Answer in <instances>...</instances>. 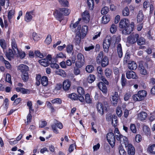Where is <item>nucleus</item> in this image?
<instances>
[{
  "label": "nucleus",
  "mask_w": 155,
  "mask_h": 155,
  "mask_svg": "<svg viewBox=\"0 0 155 155\" xmlns=\"http://www.w3.org/2000/svg\"><path fill=\"white\" fill-rule=\"evenodd\" d=\"M70 13V11L68 8H61L56 10L54 13V15L57 20L61 22L63 18V15H68Z\"/></svg>",
  "instance_id": "1"
},
{
  "label": "nucleus",
  "mask_w": 155,
  "mask_h": 155,
  "mask_svg": "<svg viewBox=\"0 0 155 155\" xmlns=\"http://www.w3.org/2000/svg\"><path fill=\"white\" fill-rule=\"evenodd\" d=\"M119 139L120 141H123L125 147L127 148L128 153L129 155H134L135 150L134 147L129 143L127 138L122 135H119Z\"/></svg>",
  "instance_id": "2"
},
{
  "label": "nucleus",
  "mask_w": 155,
  "mask_h": 155,
  "mask_svg": "<svg viewBox=\"0 0 155 155\" xmlns=\"http://www.w3.org/2000/svg\"><path fill=\"white\" fill-rule=\"evenodd\" d=\"M96 61L97 64L101 63V66L105 67L109 63L108 59L106 56H104L103 52L100 51L98 54L96 58Z\"/></svg>",
  "instance_id": "3"
},
{
  "label": "nucleus",
  "mask_w": 155,
  "mask_h": 155,
  "mask_svg": "<svg viewBox=\"0 0 155 155\" xmlns=\"http://www.w3.org/2000/svg\"><path fill=\"white\" fill-rule=\"evenodd\" d=\"M85 58L83 54L81 53H78L77 55L76 61L75 65L78 68H81L85 64Z\"/></svg>",
  "instance_id": "4"
},
{
  "label": "nucleus",
  "mask_w": 155,
  "mask_h": 155,
  "mask_svg": "<svg viewBox=\"0 0 155 155\" xmlns=\"http://www.w3.org/2000/svg\"><path fill=\"white\" fill-rule=\"evenodd\" d=\"M139 38L138 34L133 33L128 37L127 42L131 44H133L137 42Z\"/></svg>",
  "instance_id": "5"
},
{
  "label": "nucleus",
  "mask_w": 155,
  "mask_h": 155,
  "mask_svg": "<svg viewBox=\"0 0 155 155\" xmlns=\"http://www.w3.org/2000/svg\"><path fill=\"white\" fill-rule=\"evenodd\" d=\"M108 104L107 102H104L103 104L98 103L97 104V108L98 112L101 114L104 113V111L107 110Z\"/></svg>",
  "instance_id": "6"
},
{
  "label": "nucleus",
  "mask_w": 155,
  "mask_h": 155,
  "mask_svg": "<svg viewBox=\"0 0 155 155\" xmlns=\"http://www.w3.org/2000/svg\"><path fill=\"white\" fill-rule=\"evenodd\" d=\"M112 38L110 37H107L104 40L103 43V47L104 52L107 53L111 43Z\"/></svg>",
  "instance_id": "7"
},
{
  "label": "nucleus",
  "mask_w": 155,
  "mask_h": 155,
  "mask_svg": "<svg viewBox=\"0 0 155 155\" xmlns=\"http://www.w3.org/2000/svg\"><path fill=\"white\" fill-rule=\"evenodd\" d=\"M107 138L108 142L112 147L114 146L115 142L114 135L113 133L110 132L107 135Z\"/></svg>",
  "instance_id": "8"
},
{
  "label": "nucleus",
  "mask_w": 155,
  "mask_h": 155,
  "mask_svg": "<svg viewBox=\"0 0 155 155\" xmlns=\"http://www.w3.org/2000/svg\"><path fill=\"white\" fill-rule=\"evenodd\" d=\"M81 27L78 26L76 33V36L74 38V42L76 45H78L81 42V39L82 38L80 32Z\"/></svg>",
  "instance_id": "9"
},
{
  "label": "nucleus",
  "mask_w": 155,
  "mask_h": 155,
  "mask_svg": "<svg viewBox=\"0 0 155 155\" xmlns=\"http://www.w3.org/2000/svg\"><path fill=\"white\" fill-rule=\"evenodd\" d=\"M47 57L48 58L39 60L38 62L41 65L44 67L48 66L50 63V61H51V55H48Z\"/></svg>",
  "instance_id": "10"
},
{
  "label": "nucleus",
  "mask_w": 155,
  "mask_h": 155,
  "mask_svg": "<svg viewBox=\"0 0 155 155\" xmlns=\"http://www.w3.org/2000/svg\"><path fill=\"white\" fill-rule=\"evenodd\" d=\"M139 67V70L141 74L144 75L147 74V73L146 68L147 67V65L146 64L140 62Z\"/></svg>",
  "instance_id": "11"
},
{
  "label": "nucleus",
  "mask_w": 155,
  "mask_h": 155,
  "mask_svg": "<svg viewBox=\"0 0 155 155\" xmlns=\"http://www.w3.org/2000/svg\"><path fill=\"white\" fill-rule=\"evenodd\" d=\"M134 28V25L131 24L129 25L124 28L122 31V34L124 35L130 34L133 31Z\"/></svg>",
  "instance_id": "12"
},
{
  "label": "nucleus",
  "mask_w": 155,
  "mask_h": 155,
  "mask_svg": "<svg viewBox=\"0 0 155 155\" xmlns=\"http://www.w3.org/2000/svg\"><path fill=\"white\" fill-rule=\"evenodd\" d=\"M82 20L85 23H88L90 20V16L88 11H85L82 14Z\"/></svg>",
  "instance_id": "13"
},
{
  "label": "nucleus",
  "mask_w": 155,
  "mask_h": 155,
  "mask_svg": "<svg viewBox=\"0 0 155 155\" xmlns=\"http://www.w3.org/2000/svg\"><path fill=\"white\" fill-rule=\"evenodd\" d=\"M34 16L33 12L32 11L27 12L24 17V20L27 22L31 21Z\"/></svg>",
  "instance_id": "14"
},
{
  "label": "nucleus",
  "mask_w": 155,
  "mask_h": 155,
  "mask_svg": "<svg viewBox=\"0 0 155 155\" xmlns=\"http://www.w3.org/2000/svg\"><path fill=\"white\" fill-rule=\"evenodd\" d=\"M105 84L103 82H100L97 84V86L103 93L106 94L107 93V89Z\"/></svg>",
  "instance_id": "15"
},
{
  "label": "nucleus",
  "mask_w": 155,
  "mask_h": 155,
  "mask_svg": "<svg viewBox=\"0 0 155 155\" xmlns=\"http://www.w3.org/2000/svg\"><path fill=\"white\" fill-rule=\"evenodd\" d=\"M126 76L127 78L130 79L131 78L137 79V78L135 73L132 71H127L126 72Z\"/></svg>",
  "instance_id": "16"
},
{
  "label": "nucleus",
  "mask_w": 155,
  "mask_h": 155,
  "mask_svg": "<svg viewBox=\"0 0 155 155\" xmlns=\"http://www.w3.org/2000/svg\"><path fill=\"white\" fill-rule=\"evenodd\" d=\"M18 53L15 54L14 51L11 49H9L7 51L5 54L6 57L9 60H11L12 58H13L14 55H17Z\"/></svg>",
  "instance_id": "17"
},
{
  "label": "nucleus",
  "mask_w": 155,
  "mask_h": 155,
  "mask_svg": "<svg viewBox=\"0 0 155 155\" xmlns=\"http://www.w3.org/2000/svg\"><path fill=\"white\" fill-rule=\"evenodd\" d=\"M129 21L127 19L124 18L121 19L120 22V27L121 28H124L129 25Z\"/></svg>",
  "instance_id": "18"
},
{
  "label": "nucleus",
  "mask_w": 155,
  "mask_h": 155,
  "mask_svg": "<svg viewBox=\"0 0 155 155\" xmlns=\"http://www.w3.org/2000/svg\"><path fill=\"white\" fill-rule=\"evenodd\" d=\"M71 86V82L68 80H64L63 83V88L65 91H68Z\"/></svg>",
  "instance_id": "19"
},
{
  "label": "nucleus",
  "mask_w": 155,
  "mask_h": 155,
  "mask_svg": "<svg viewBox=\"0 0 155 155\" xmlns=\"http://www.w3.org/2000/svg\"><path fill=\"white\" fill-rule=\"evenodd\" d=\"M18 69L22 74L27 72L28 70V67L27 65L23 64H21L19 65L18 67Z\"/></svg>",
  "instance_id": "20"
},
{
  "label": "nucleus",
  "mask_w": 155,
  "mask_h": 155,
  "mask_svg": "<svg viewBox=\"0 0 155 155\" xmlns=\"http://www.w3.org/2000/svg\"><path fill=\"white\" fill-rule=\"evenodd\" d=\"M15 90L17 92H20L22 94H28L30 92L29 90L26 89L23 87H17L15 88Z\"/></svg>",
  "instance_id": "21"
},
{
  "label": "nucleus",
  "mask_w": 155,
  "mask_h": 155,
  "mask_svg": "<svg viewBox=\"0 0 155 155\" xmlns=\"http://www.w3.org/2000/svg\"><path fill=\"white\" fill-rule=\"evenodd\" d=\"M11 46L12 50L14 51L15 53L16 54L17 53H18V50L15 40L14 38H13L12 40Z\"/></svg>",
  "instance_id": "22"
},
{
  "label": "nucleus",
  "mask_w": 155,
  "mask_h": 155,
  "mask_svg": "<svg viewBox=\"0 0 155 155\" xmlns=\"http://www.w3.org/2000/svg\"><path fill=\"white\" fill-rule=\"evenodd\" d=\"M87 31L88 27L87 25H84L82 27L81 30H80V32L82 38L85 36Z\"/></svg>",
  "instance_id": "23"
},
{
  "label": "nucleus",
  "mask_w": 155,
  "mask_h": 155,
  "mask_svg": "<svg viewBox=\"0 0 155 155\" xmlns=\"http://www.w3.org/2000/svg\"><path fill=\"white\" fill-rule=\"evenodd\" d=\"M147 117V113L143 111H142L137 114L138 119L141 121L145 120Z\"/></svg>",
  "instance_id": "24"
},
{
  "label": "nucleus",
  "mask_w": 155,
  "mask_h": 155,
  "mask_svg": "<svg viewBox=\"0 0 155 155\" xmlns=\"http://www.w3.org/2000/svg\"><path fill=\"white\" fill-rule=\"evenodd\" d=\"M112 100L113 104L115 106L118 101V94L117 92H114V95L112 96Z\"/></svg>",
  "instance_id": "25"
},
{
  "label": "nucleus",
  "mask_w": 155,
  "mask_h": 155,
  "mask_svg": "<svg viewBox=\"0 0 155 155\" xmlns=\"http://www.w3.org/2000/svg\"><path fill=\"white\" fill-rule=\"evenodd\" d=\"M144 18V15L143 12L140 11L137 16V22L140 23L141 22Z\"/></svg>",
  "instance_id": "26"
},
{
  "label": "nucleus",
  "mask_w": 155,
  "mask_h": 155,
  "mask_svg": "<svg viewBox=\"0 0 155 155\" xmlns=\"http://www.w3.org/2000/svg\"><path fill=\"white\" fill-rule=\"evenodd\" d=\"M128 67L129 69L130 70H135L137 68V64L135 62L132 61L128 64Z\"/></svg>",
  "instance_id": "27"
},
{
  "label": "nucleus",
  "mask_w": 155,
  "mask_h": 155,
  "mask_svg": "<svg viewBox=\"0 0 155 155\" xmlns=\"http://www.w3.org/2000/svg\"><path fill=\"white\" fill-rule=\"evenodd\" d=\"M112 118L116 120V116L114 114H107L106 115V120L108 122L111 123Z\"/></svg>",
  "instance_id": "28"
},
{
  "label": "nucleus",
  "mask_w": 155,
  "mask_h": 155,
  "mask_svg": "<svg viewBox=\"0 0 155 155\" xmlns=\"http://www.w3.org/2000/svg\"><path fill=\"white\" fill-rule=\"evenodd\" d=\"M56 74L57 75H59L63 77H65L66 76V73L64 71L58 69L55 71Z\"/></svg>",
  "instance_id": "29"
},
{
  "label": "nucleus",
  "mask_w": 155,
  "mask_h": 155,
  "mask_svg": "<svg viewBox=\"0 0 155 155\" xmlns=\"http://www.w3.org/2000/svg\"><path fill=\"white\" fill-rule=\"evenodd\" d=\"M147 150L150 153L155 154V144H153L149 146Z\"/></svg>",
  "instance_id": "30"
},
{
  "label": "nucleus",
  "mask_w": 155,
  "mask_h": 155,
  "mask_svg": "<svg viewBox=\"0 0 155 155\" xmlns=\"http://www.w3.org/2000/svg\"><path fill=\"white\" fill-rule=\"evenodd\" d=\"M137 94H138V95H139V97L140 99L142 100L143 99L144 97L146 96L147 93L146 91L142 90L138 91Z\"/></svg>",
  "instance_id": "31"
},
{
  "label": "nucleus",
  "mask_w": 155,
  "mask_h": 155,
  "mask_svg": "<svg viewBox=\"0 0 155 155\" xmlns=\"http://www.w3.org/2000/svg\"><path fill=\"white\" fill-rule=\"evenodd\" d=\"M110 17L108 15L104 16L102 18V23L104 24L107 23L110 20Z\"/></svg>",
  "instance_id": "32"
},
{
  "label": "nucleus",
  "mask_w": 155,
  "mask_h": 155,
  "mask_svg": "<svg viewBox=\"0 0 155 155\" xmlns=\"http://www.w3.org/2000/svg\"><path fill=\"white\" fill-rule=\"evenodd\" d=\"M95 80V77L94 75L90 74L88 76L87 81L90 83H91L93 82Z\"/></svg>",
  "instance_id": "33"
},
{
  "label": "nucleus",
  "mask_w": 155,
  "mask_h": 155,
  "mask_svg": "<svg viewBox=\"0 0 155 155\" xmlns=\"http://www.w3.org/2000/svg\"><path fill=\"white\" fill-rule=\"evenodd\" d=\"M41 84L44 86H46L48 84V79L46 76H43L41 80Z\"/></svg>",
  "instance_id": "34"
},
{
  "label": "nucleus",
  "mask_w": 155,
  "mask_h": 155,
  "mask_svg": "<svg viewBox=\"0 0 155 155\" xmlns=\"http://www.w3.org/2000/svg\"><path fill=\"white\" fill-rule=\"evenodd\" d=\"M117 51L118 56L120 58L122 57L123 55L121 45L120 44H119L117 46Z\"/></svg>",
  "instance_id": "35"
},
{
  "label": "nucleus",
  "mask_w": 155,
  "mask_h": 155,
  "mask_svg": "<svg viewBox=\"0 0 155 155\" xmlns=\"http://www.w3.org/2000/svg\"><path fill=\"white\" fill-rule=\"evenodd\" d=\"M116 113L117 116L120 117H121L122 114V111L121 107L118 106L116 108Z\"/></svg>",
  "instance_id": "36"
},
{
  "label": "nucleus",
  "mask_w": 155,
  "mask_h": 155,
  "mask_svg": "<svg viewBox=\"0 0 155 155\" xmlns=\"http://www.w3.org/2000/svg\"><path fill=\"white\" fill-rule=\"evenodd\" d=\"M65 55L62 52H59L56 54L55 55V59L57 60L59 58L63 59L66 58Z\"/></svg>",
  "instance_id": "37"
},
{
  "label": "nucleus",
  "mask_w": 155,
  "mask_h": 155,
  "mask_svg": "<svg viewBox=\"0 0 155 155\" xmlns=\"http://www.w3.org/2000/svg\"><path fill=\"white\" fill-rule=\"evenodd\" d=\"M106 76L107 78H110L111 76L112 72L109 68H106L104 71Z\"/></svg>",
  "instance_id": "38"
},
{
  "label": "nucleus",
  "mask_w": 155,
  "mask_h": 155,
  "mask_svg": "<svg viewBox=\"0 0 155 155\" xmlns=\"http://www.w3.org/2000/svg\"><path fill=\"white\" fill-rule=\"evenodd\" d=\"M137 41V44L139 45H143L145 44V40L143 37H140L139 38H138Z\"/></svg>",
  "instance_id": "39"
},
{
  "label": "nucleus",
  "mask_w": 155,
  "mask_h": 155,
  "mask_svg": "<svg viewBox=\"0 0 155 155\" xmlns=\"http://www.w3.org/2000/svg\"><path fill=\"white\" fill-rule=\"evenodd\" d=\"M86 71L88 73L92 72L94 70V67L92 65H88L85 68Z\"/></svg>",
  "instance_id": "40"
},
{
  "label": "nucleus",
  "mask_w": 155,
  "mask_h": 155,
  "mask_svg": "<svg viewBox=\"0 0 155 155\" xmlns=\"http://www.w3.org/2000/svg\"><path fill=\"white\" fill-rule=\"evenodd\" d=\"M81 18H79L78 19V20L76 22H75L74 23H71L70 25V27L72 28H75L76 27L78 26V27L79 26L81 27L80 26H78V25L79 24L80 21L81 20ZM81 28V27H80Z\"/></svg>",
  "instance_id": "41"
},
{
  "label": "nucleus",
  "mask_w": 155,
  "mask_h": 155,
  "mask_svg": "<svg viewBox=\"0 0 155 155\" xmlns=\"http://www.w3.org/2000/svg\"><path fill=\"white\" fill-rule=\"evenodd\" d=\"M21 78L22 80L26 82L27 81L28 79V72L22 74Z\"/></svg>",
  "instance_id": "42"
},
{
  "label": "nucleus",
  "mask_w": 155,
  "mask_h": 155,
  "mask_svg": "<svg viewBox=\"0 0 155 155\" xmlns=\"http://www.w3.org/2000/svg\"><path fill=\"white\" fill-rule=\"evenodd\" d=\"M122 14L124 16H128L129 15L130 12L128 7H125L122 11Z\"/></svg>",
  "instance_id": "43"
},
{
  "label": "nucleus",
  "mask_w": 155,
  "mask_h": 155,
  "mask_svg": "<svg viewBox=\"0 0 155 155\" xmlns=\"http://www.w3.org/2000/svg\"><path fill=\"white\" fill-rule=\"evenodd\" d=\"M60 4L63 6L66 7L68 5V2L67 0H58Z\"/></svg>",
  "instance_id": "44"
},
{
  "label": "nucleus",
  "mask_w": 155,
  "mask_h": 155,
  "mask_svg": "<svg viewBox=\"0 0 155 155\" xmlns=\"http://www.w3.org/2000/svg\"><path fill=\"white\" fill-rule=\"evenodd\" d=\"M85 100L86 102L88 104H90L92 103V100L90 97V95L87 94L85 96Z\"/></svg>",
  "instance_id": "45"
},
{
  "label": "nucleus",
  "mask_w": 155,
  "mask_h": 155,
  "mask_svg": "<svg viewBox=\"0 0 155 155\" xmlns=\"http://www.w3.org/2000/svg\"><path fill=\"white\" fill-rule=\"evenodd\" d=\"M0 45L3 49H5L6 48V45L5 40L3 39H0Z\"/></svg>",
  "instance_id": "46"
},
{
  "label": "nucleus",
  "mask_w": 155,
  "mask_h": 155,
  "mask_svg": "<svg viewBox=\"0 0 155 155\" xmlns=\"http://www.w3.org/2000/svg\"><path fill=\"white\" fill-rule=\"evenodd\" d=\"M15 13V11L14 10H12L9 11L8 14V18L9 21L12 19L14 16Z\"/></svg>",
  "instance_id": "47"
},
{
  "label": "nucleus",
  "mask_w": 155,
  "mask_h": 155,
  "mask_svg": "<svg viewBox=\"0 0 155 155\" xmlns=\"http://www.w3.org/2000/svg\"><path fill=\"white\" fill-rule=\"evenodd\" d=\"M68 97L72 100H76L78 99V96L75 93H72L68 95Z\"/></svg>",
  "instance_id": "48"
},
{
  "label": "nucleus",
  "mask_w": 155,
  "mask_h": 155,
  "mask_svg": "<svg viewBox=\"0 0 155 155\" xmlns=\"http://www.w3.org/2000/svg\"><path fill=\"white\" fill-rule=\"evenodd\" d=\"M131 96V93L130 92H127L124 94V100L125 101H128Z\"/></svg>",
  "instance_id": "49"
},
{
  "label": "nucleus",
  "mask_w": 155,
  "mask_h": 155,
  "mask_svg": "<svg viewBox=\"0 0 155 155\" xmlns=\"http://www.w3.org/2000/svg\"><path fill=\"white\" fill-rule=\"evenodd\" d=\"M117 30V26L115 24H112L110 28V31L112 33H114Z\"/></svg>",
  "instance_id": "50"
},
{
  "label": "nucleus",
  "mask_w": 155,
  "mask_h": 155,
  "mask_svg": "<svg viewBox=\"0 0 155 155\" xmlns=\"http://www.w3.org/2000/svg\"><path fill=\"white\" fill-rule=\"evenodd\" d=\"M121 82L123 86H124L126 83V79L125 78V74H124L122 75Z\"/></svg>",
  "instance_id": "51"
},
{
  "label": "nucleus",
  "mask_w": 155,
  "mask_h": 155,
  "mask_svg": "<svg viewBox=\"0 0 155 155\" xmlns=\"http://www.w3.org/2000/svg\"><path fill=\"white\" fill-rule=\"evenodd\" d=\"M52 41L51 36L50 35H48L47 37L45 43L48 45H49L51 42Z\"/></svg>",
  "instance_id": "52"
},
{
  "label": "nucleus",
  "mask_w": 155,
  "mask_h": 155,
  "mask_svg": "<svg viewBox=\"0 0 155 155\" xmlns=\"http://www.w3.org/2000/svg\"><path fill=\"white\" fill-rule=\"evenodd\" d=\"M41 76L40 75H36V84L37 86H39L40 84V80H41Z\"/></svg>",
  "instance_id": "53"
},
{
  "label": "nucleus",
  "mask_w": 155,
  "mask_h": 155,
  "mask_svg": "<svg viewBox=\"0 0 155 155\" xmlns=\"http://www.w3.org/2000/svg\"><path fill=\"white\" fill-rule=\"evenodd\" d=\"M118 150L120 155H126V152L122 146H120L118 147Z\"/></svg>",
  "instance_id": "54"
},
{
  "label": "nucleus",
  "mask_w": 155,
  "mask_h": 155,
  "mask_svg": "<svg viewBox=\"0 0 155 155\" xmlns=\"http://www.w3.org/2000/svg\"><path fill=\"white\" fill-rule=\"evenodd\" d=\"M77 92L79 95H83L84 94V89L81 87H79L78 88Z\"/></svg>",
  "instance_id": "55"
},
{
  "label": "nucleus",
  "mask_w": 155,
  "mask_h": 155,
  "mask_svg": "<svg viewBox=\"0 0 155 155\" xmlns=\"http://www.w3.org/2000/svg\"><path fill=\"white\" fill-rule=\"evenodd\" d=\"M66 49L67 52L70 53L73 50V46L71 44H69L67 46Z\"/></svg>",
  "instance_id": "56"
},
{
  "label": "nucleus",
  "mask_w": 155,
  "mask_h": 155,
  "mask_svg": "<svg viewBox=\"0 0 155 155\" xmlns=\"http://www.w3.org/2000/svg\"><path fill=\"white\" fill-rule=\"evenodd\" d=\"M109 11V8L105 6L103 7L101 10V13L102 15L107 14Z\"/></svg>",
  "instance_id": "57"
},
{
  "label": "nucleus",
  "mask_w": 155,
  "mask_h": 155,
  "mask_svg": "<svg viewBox=\"0 0 155 155\" xmlns=\"http://www.w3.org/2000/svg\"><path fill=\"white\" fill-rule=\"evenodd\" d=\"M32 37L33 40L35 41H37L40 39V38L38 36L37 33L34 32L32 34Z\"/></svg>",
  "instance_id": "58"
},
{
  "label": "nucleus",
  "mask_w": 155,
  "mask_h": 155,
  "mask_svg": "<svg viewBox=\"0 0 155 155\" xmlns=\"http://www.w3.org/2000/svg\"><path fill=\"white\" fill-rule=\"evenodd\" d=\"M130 128L132 132L134 133H136L137 132V129L135 125L131 124L130 125Z\"/></svg>",
  "instance_id": "59"
},
{
  "label": "nucleus",
  "mask_w": 155,
  "mask_h": 155,
  "mask_svg": "<svg viewBox=\"0 0 155 155\" xmlns=\"http://www.w3.org/2000/svg\"><path fill=\"white\" fill-rule=\"evenodd\" d=\"M16 55L17 57L19 56L21 59H22L25 57V53L22 51L20 52L18 50V54L17 55Z\"/></svg>",
  "instance_id": "60"
},
{
  "label": "nucleus",
  "mask_w": 155,
  "mask_h": 155,
  "mask_svg": "<svg viewBox=\"0 0 155 155\" xmlns=\"http://www.w3.org/2000/svg\"><path fill=\"white\" fill-rule=\"evenodd\" d=\"M51 102L53 104H61V103L62 101L59 98H57L52 100L51 101Z\"/></svg>",
  "instance_id": "61"
},
{
  "label": "nucleus",
  "mask_w": 155,
  "mask_h": 155,
  "mask_svg": "<svg viewBox=\"0 0 155 155\" xmlns=\"http://www.w3.org/2000/svg\"><path fill=\"white\" fill-rule=\"evenodd\" d=\"M35 53L37 56L40 58H42L43 57V55L39 51H35Z\"/></svg>",
  "instance_id": "62"
},
{
  "label": "nucleus",
  "mask_w": 155,
  "mask_h": 155,
  "mask_svg": "<svg viewBox=\"0 0 155 155\" xmlns=\"http://www.w3.org/2000/svg\"><path fill=\"white\" fill-rule=\"evenodd\" d=\"M144 132L146 134H148L150 133V129L149 127L147 126H144L143 127Z\"/></svg>",
  "instance_id": "63"
},
{
  "label": "nucleus",
  "mask_w": 155,
  "mask_h": 155,
  "mask_svg": "<svg viewBox=\"0 0 155 155\" xmlns=\"http://www.w3.org/2000/svg\"><path fill=\"white\" fill-rule=\"evenodd\" d=\"M54 125H55L56 127L59 129H61L63 127L62 124L60 122L57 121L55 123Z\"/></svg>",
  "instance_id": "64"
}]
</instances>
